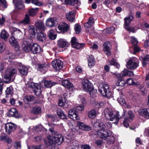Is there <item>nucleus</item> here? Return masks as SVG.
Here are the masks:
<instances>
[{"instance_id":"8fccbe9b","label":"nucleus","mask_w":149,"mask_h":149,"mask_svg":"<svg viewBox=\"0 0 149 149\" xmlns=\"http://www.w3.org/2000/svg\"><path fill=\"white\" fill-rule=\"evenodd\" d=\"M30 20L29 16L27 14L25 15V17L22 22L24 24H29L30 23Z\"/></svg>"},{"instance_id":"79ce46f5","label":"nucleus","mask_w":149,"mask_h":149,"mask_svg":"<svg viewBox=\"0 0 149 149\" xmlns=\"http://www.w3.org/2000/svg\"><path fill=\"white\" fill-rule=\"evenodd\" d=\"M9 42L11 45L16 47L18 46L17 40L13 37H11L9 39Z\"/></svg>"},{"instance_id":"aec40b11","label":"nucleus","mask_w":149,"mask_h":149,"mask_svg":"<svg viewBox=\"0 0 149 149\" xmlns=\"http://www.w3.org/2000/svg\"><path fill=\"white\" fill-rule=\"evenodd\" d=\"M75 16L74 11H71L66 13V17L67 19L70 22H73L74 21Z\"/></svg>"},{"instance_id":"f704fd0d","label":"nucleus","mask_w":149,"mask_h":149,"mask_svg":"<svg viewBox=\"0 0 149 149\" xmlns=\"http://www.w3.org/2000/svg\"><path fill=\"white\" fill-rule=\"evenodd\" d=\"M37 38L39 41L43 42L46 39L45 35L43 33L39 32L38 33Z\"/></svg>"},{"instance_id":"0eeeda50","label":"nucleus","mask_w":149,"mask_h":149,"mask_svg":"<svg viewBox=\"0 0 149 149\" xmlns=\"http://www.w3.org/2000/svg\"><path fill=\"white\" fill-rule=\"evenodd\" d=\"M16 68H18L19 73L23 75L26 76L28 73V69L25 66L22 65L20 63L14 62L13 63Z\"/></svg>"},{"instance_id":"ea45409f","label":"nucleus","mask_w":149,"mask_h":149,"mask_svg":"<svg viewBox=\"0 0 149 149\" xmlns=\"http://www.w3.org/2000/svg\"><path fill=\"white\" fill-rule=\"evenodd\" d=\"M133 17L132 15H130L125 19V26H127L129 24L130 22L133 19Z\"/></svg>"},{"instance_id":"6e6552de","label":"nucleus","mask_w":149,"mask_h":149,"mask_svg":"<svg viewBox=\"0 0 149 149\" xmlns=\"http://www.w3.org/2000/svg\"><path fill=\"white\" fill-rule=\"evenodd\" d=\"M17 72V70L9 66L5 70L4 72V78L10 80L12 75Z\"/></svg>"},{"instance_id":"b1692460","label":"nucleus","mask_w":149,"mask_h":149,"mask_svg":"<svg viewBox=\"0 0 149 149\" xmlns=\"http://www.w3.org/2000/svg\"><path fill=\"white\" fill-rule=\"evenodd\" d=\"M116 79L117 81L116 83V85L118 86H123L125 84V81L123 79L122 77L120 74L116 75Z\"/></svg>"},{"instance_id":"69168bd1","label":"nucleus","mask_w":149,"mask_h":149,"mask_svg":"<svg viewBox=\"0 0 149 149\" xmlns=\"http://www.w3.org/2000/svg\"><path fill=\"white\" fill-rule=\"evenodd\" d=\"M35 129L37 132H38L42 130L43 129V128L41 125L40 124L36 125L35 126Z\"/></svg>"},{"instance_id":"052dcab7","label":"nucleus","mask_w":149,"mask_h":149,"mask_svg":"<svg viewBox=\"0 0 149 149\" xmlns=\"http://www.w3.org/2000/svg\"><path fill=\"white\" fill-rule=\"evenodd\" d=\"M103 50L104 51L106 54L110 56L111 54V52L109 47H104Z\"/></svg>"},{"instance_id":"f8f14e48","label":"nucleus","mask_w":149,"mask_h":149,"mask_svg":"<svg viewBox=\"0 0 149 149\" xmlns=\"http://www.w3.org/2000/svg\"><path fill=\"white\" fill-rule=\"evenodd\" d=\"M58 30L57 29L56 31L58 33H64L67 31L69 28L68 24L65 22H61L58 25Z\"/></svg>"},{"instance_id":"864d4df0","label":"nucleus","mask_w":149,"mask_h":149,"mask_svg":"<svg viewBox=\"0 0 149 149\" xmlns=\"http://www.w3.org/2000/svg\"><path fill=\"white\" fill-rule=\"evenodd\" d=\"M110 65L115 66L117 68H119L120 67V65L116 62V60L114 59L109 61Z\"/></svg>"},{"instance_id":"f3484780","label":"nucleus","mask_w":149,"mask_h":149,"mask_svg":"<svg viewBox=\"0 0 149 149\" xmlns=\"http://www.w3.org/2000/svg\"><path fill=\"white\" fill-rule=\"evenodd\" d=\"M77 124L79 129H82L84 131H88L91 130L92 129L91 127L90 126L86 125L84 123L78 121L77 122Z\"/></svg>"},{"instance_id":"e2e57ef3","label":"nucleus","mask_w":149,"mask_h":149,"mask_svg":"<svg viewBox=\"0 0 149 149\" xmlns=\"http://www.w3.org/2000/svg\"><path fill=\"white\" fill-rule=\"evenodd\" d=\"M29 32L30 34H31L32 35V37L33 36H34L35 34V31L33 26H31L30 28V29H29Z\"/></svg>"},{"instance_id":"c756f323","label":"nucleus","mask_w":149,"mask_h":149,"mask_svg":"<svg viewBox=\"0 0 149 149\" xmlns=\"http://www.w3.org/2000/svg\"><path fill=\"white\" fill-rule=\"evenodd\" d=\"M58 104L60 106L63 108H67L68 107V101L67 100L65 99L64 100L62 99H60L59 100Z\"/></svg>"},{"instance_id":"f257e3e1","label":"nucleus","mask_w":149,"mask_h":149,"mask_svg":"<svg viewBox=\"0 0 149 149\" xmlns=\"http://www.w3.org/2000/svg\"><path fill=\"white\" fill-rule=\"evenodd\" d=\"M112 124L111 122H108L105 125L100 120H97L93 125L94 127L98 129L97 134L100 138L107 139V142L108 144H113L114 142V137L111 135L112 132L107 130L111 127Z\"/></svg>"},{"instance_id":"cd10ccee","label":"nucleus","mask_w":149,"mask_h":149,"mask_svg":"<svg viewBox=\"0 0 149 149\" xmlns=\"http://www.w3.org/2000/svg\"><path fill=\"white\" fill-rule=\"evenodd\" d=\"M35 26L38 30L43 31L45 29V26L44 23L40 21H36Z\"/></svg>"},{"instance_id":"4d7b16f0","label":"nucleus","mask_w":149,"mask_h":149,"mask_svg":"<svg viewBox=\"0 0 149 149\" xmlns=\"http://www.w3.org/2000/svg\"><path fill=\"white\" fill-rule=\"evenodd\" d=\"M73 109H74L76 111H82L84 109V106L83 105H81L80 106L75 107Z\"/></svg>"},{"instance_id":"5fc2aeb1","label":"nucleus","mask_w":149,"mask_h":149,"mask_svg":"<svg viewBox=\"0 0 149 149\" xmlns=\"http://www.w3.org/2000/svg\"><path fill=\"white\" fill-rule=\"evenodd\" d=\"M13 93V88L12 87H7L6 91V95H11Z\"/></svg>"},{"instance_id":"4be33fe9","label":"nucleus","mask_w":149,"mask_h":149,"mask_svg":"<svg viewBox=\"0 0 149 149\" xmlns=\"http://www.w3.org/2000/svg\"><path fill=\"white\" fill-rule=\"evenodd\" d=\"M71 42L72 47H84L85 44L84 43H79L77 41V40L75 37H73L71 40Z\"/></svg>"},{"instance_id":"338daca9","label":"nucleus","mask_w":149,"mask_h":149,"mask_svg":"<svg viewBox=\"0 0 149 149\" xmlns=\"http://www.w3.org/2000/svg\"><path fill=\"white\" fill-rule=\"evenodd\" d=\"M63 47H54L52 49L53 50L55 51L56 53L58 52H61L63 51Z\"/></svg>"},{"instance_id":"9d476101","label":"nucleus","mask_w":149,"mask_h":149,"mask_svg":"<svg viewBox=\"0 0 149 149\" xmlns=\"http://www.w3.org/2000/svg\"><path fill=\"white\" fill-rule=\"evenodd\" d=\"M138 66V61L136 59H130L127 62V68L131 70L135 69Z\"/></svg>"},{"instance_id":"4c0bfd02","label":"nucleus","mask_w":149,"mask_h":149,"mask_svg":"<svg viewBox=\"0 0 149 149\" xmlns=\"http://www.w3.org/2000/svg\"><path fill=\"white\" fill-rule=\"evenodd\" d=\"M54 31L53 29H50L48 33V36L50 39L54 40L56 38V36L54 34Z\"/></svg>"},{"instance_id":"2eb2a0df","label":"nucleus","mask_w":149,"mask_h":149,"mask_svg":"<svg viewBox=\"0 0 149 149\" xmlns=\"http://www.w3.org/2000/svg\"><path fill=\"white\" fill-rule=\"evenodd\" d=\"M23 47H38L39 46L37 43H33L31 39H29L27 40L23 41L22 43Z\"/></svg>"},{"instance_id":"e433bc0d","label":"nucleus","mask_w":149,"mask_h":149,"mask_svg":"<svg viewBox=\"0 0 149 149\" xmlns=\"http://www.w3.org/2000/svg\"><path fill=\"white\" fill-rule=\"evenodd\" d=\"M94 24V21L93 18L92 17L89 18L88 22L84 24L85 27L89 28L93 26Z\"/></svg>"},{"instance_id":"473e14b6","label":"nucleus","mask_w":149,"mask_h":149,"mask_svg":"<svg viewBox=\"0 0 149 149\" xmlns=\"http://www.w3.org/2000/svg\"><path fill=\"white\" fill-rule=\"evenodd\" d=\"M22 32L19 29L16 28L14 29L13 34L15 37L19 38L22 36Z\"/></svg>"},{"instance_id":"c85d7f7f","label":"nucleus","mask_w":149,"mask_h":149,"mask_svg":"<svg viewBox=\"0 0 149 149\" xmlns=\"http://www.w3.org/2000/svg\"><path fill=\"white\" fill-rule=\"evenodd\" d=\"M120 95H122L118 98L117 101L120 104L122 105L125 106L126 104V102L124 99L125 97L123 95H122L123 93L122 91H120Z\"/></svg>"},{"instance_id":"72a5a7b5","label":"nucleus","mask_w":149,"mask_h":149,"mask_svg":"<svg viewBox=\"0 0 149 149\" xmlns=\"http://www.w3.org/2000/svg\"><path fill=\"white\" fill-rule=\"evenodd\" d=\"M58 44L60 47H68L69 45L68 42L61 39L58 40Z\"/></svg>"},{"instance_id":"c9c22d12","label":"nucleus","mask_w":149,"mask_h":149,"mask_svg":"<svg viewBox=\"0 0 149 149\" xmlns=\"http://www.w3.org/2000/svg\"><path fill=\"white\" fill-rule=\"evenodd\" d=\"M9 36V34L5 30H3L1 31L0 36L2 38L4 39L5 41L7 40V39L8 37Z\"/></svg>"},{"instance_id":"6ab92c4d","label":"nucleus","mask_w":149,"mask_h":149,"mask_svg":"<svg viewBox=\"0 0 149 149\" xmlns=\"http://www.w3.org/2000/svg\"><path fill=\"white\" fill-rule=\"evenodd\" d=\"M62 84L65 87L68 88L70 91H73L74 89L72 84L68 80L65 79L63 80Z\"/></svg>"},{"instance_id":"2f4dec72","label":"nucleus","mask_w":149,"mask_h":149,"mask_svg":"<svg viewBox=\"0 0 149 149\" xmlns=\"http://www.w3.org/2000/svg\"><path fill=\"white\" fill-rule=\"evenodd\" d=\"M9 115L10 116H13L15 118L17 117L18 113L15 108H11L9 110Z\"/></svg>"},{"instance_id":"49530a36","label":"nucleus","mask_w":149,"mask_h":149,"mask_svg":"<svg viewBox=\"0 0 149 149\" xmlns=\"http://www.w3.org/2000/svg\"><path fill=\"white\" fill-rule=\"evenodd\" d=\"M32 112L35 114H38L41 112V109L40 107H35L33 108Z\"/></svg>"},{"instance_id":"09e8293b","label":"nucleus","mask_w":149,"mask_h":149,"mask_svg":"<svg viewBox=\"0 0 149 149\" xmlns=\"http://www.w3.org/2000/svg\"><path fill=\"white\" fill-rule=\"evenodd\" d=\"M131 43L133 46L134 47H138V42L137 39L134 37H131Z\"/></svg>"},{"instance_id":"423d86ee","label":"nucleus","mask_w":149,"mask_h":149,"mask_svg":"<svg viewBox=\"0 0 149 149\" xmlns=\"http://www.w3.org/2000/svg\"><path fill=\"white\" fill-rule=\"evenodd\" d=\"M82 84L83 90L86 92H89V94L91 95L92 91L93 90L92 84L88 79H85L82 81Z\"/></svg>"},{"instance_id":"393cba45","label":"nucleus","mask_w":149,"mask_h":149,"mask_svg":"<svg viewBox=\"0 0 149 149\" xmlns=\"http://www.w3.org/2000/svg\"><path fill=\"white\" fill-rule=\"evenodd\" d=\"M13 2L16 8L21 9L24 8L23 2L22 0H13Z\"/></svg>"},{"instance_id":"bf43d9fd","label":"nucleus","mask_w":149,"mask_h":149,"mask_svg":"<svg viewBox=\"0 0 149 149\" xmlns=\"http://www.w3.org/2000/svg\"><path fill=\"white\" fill-rule=\"evenodd\" d=\"M115 29V28L114 27L111 26L107 28L106 32L107 33H113Z\"/></svg>"},{"instance_id":"39448f33","label":"nucleus","mask_w":149,"mask_h":149,"mask_svg":"<svg viewBox=\"0 0 149 149\" xmlns=\"http://www.w3.org/2000/svg\"><path fill=\"white\" fill-rule=\"evenodd\" d=\"M26 86L29 90L32 89L36 95L39 96L40 94L41 93L40 85L33 82H29L26 84Z\"/></svg>"},{"instance_id":"774afa93","label":"nucleus","mask_w":149,"mask_h":149,"mask_svg":"<svg viewBox=\"0 0 149 149\" xmlns=\"http://www.w3.org/2000/svg\"><path fill=\"white\" fill-rule=\"evenodd\" d=\"M41 145L30 146L28 149H41Z\"/></svg>"},{"instance_id":"37998d69","label":"nucleus","mask_w":149,"mask_h":149,"mask_svg":"<svg viewBox=\"0 0 149 149\" xmlns=\"http://www.w3.org/2000/svg\"><path fill=\"white\" fill-rule=\"evenodd\" d=\"M122 74L123 76H129L131 77L133 75V72L128 71L126 69L124 70Z\"/></svg>"},{"instance_id":"603ef678","label":"nucleus","mask_w":149,"mask_h":149,"mask_svg":"<svg viewBox=\"0 0 149 149\" xmlns=\"http://www.w3.org/2000/svg\"><path fill=\"white\" fill-rule=\"evenodd\" d=\"M8 64L5 63H1L0 64V70L1 73L3 72L4 69L8 66Z\"/></svg>"},{"instance_id":"20e7f679","label":"nucleus","mask_w":149,"mask_h":149,"mask_svg":"<svg viewBox=\"0 0 149 149\" xmlns=\"http://www.w3.org/2000/svg\"><path fill=\"white\" fill-rule=\"evenodd\" d=\"M98 91L103 96L109 97L112 94L109 86L106 84L102 83L100 84L98 87Z\"/></svg>"},{"instance_id":"412c9836","label":"nucleus","mask_w":149,"mask_h":149,"mask_svg":"<svg viewBox=\"0 0 149 149\" xmlns=\"http://www.w3.org/2000/svg\"><path fill=\"white\" fill-rule=\"evenodd\" d=\"M38 70L41 72L43 73H45L47 70L49 66V65L48 63H45L43 64H38Z\"/></svg>"},{"instance_id":"680f3d73","label":"nucleus","mask_w":149,"mask_h":149,"mask_svg":"<svg viewBox=\"0 0 149 149\" xmlns=\"http://www.w3.org/2000/svg\"><path fill=\"white\" fill-rule=\"evenodd\" d=\"M80 26L78 24H76L75 25L74 29L76 33H79L81 31Z\"/></svg>"},{"instance_id":"7c9ffc66","label":"nucleus","mask_w":149,"mask_h":149,"mask_svg":"<svg viewBox=\"0 0 149 149\" xmlns=\"http://www.w3.org/2000/svg\"><path fill=\"white\" fill-rule=\"evenodd\" d=\"M39 10L38 8H31L28 10V13L30 16L34 17L36 15Z\"/></svg>"},{"instance_id":"a878e982","label":"nucleus","mask_w":149,"mask_h":149,"mask_svg":"<svg viewBox=\"0 0 149 149\" xmlns=\"http://www.w3.org/2000/svg\"><path fill=\"white\" fill-rule=\"evenodd\" d=\"M56 84V83L55 82L44 80L42 81L41 84L43 85V84L45 87L46 88H50L55 85Z\"/></svg>"},{"instance_id":"a19ab883","label":"nucleus","mask_w":149,"mask_h":149,"mask_svg":"<svg viewBox=\"0 0 149 149\" xmlns=\"http://www.w3.org/2000/svg\"><path fill=\"white\" fill-rule=\"evenodd\" d=\"M57 113L59 117L62 119H65L66 118V115L64 113L63 111L60 109L57 110Z\"/></svg>"},{"instance_id":"ddd939ff","label":"nucleus","mask_w":149,"mask_h":149,"mask_svg":"<svg viewBox=\"0 0 149 149\" xmlns=\"http://www.w3.org/2000/svg\"><path fill=\"white\" fill-rule=\"evenodd\" d=\"M134 115L131 111H129L127 112V118H125V120L123 122L124 126L126 127H127L129 125L128 121L130 122L133 120Z\"/></svg>"},{"instance_id":"de8ad7c7","label":"nucleus","mask_w":149,"mask_h":149,"mask_svg":"<svg viewBox=\"0 0 149 149\" xmlns=\"http://www.w3.org/2000/svg\"><path fill=\"white\" fill-rule=\"evenodd\" d=\"M127 84L129 85L139 86L140 84V83L139 82H137L136 83L131 78L128 79L127 80Z\"/></svg>"},{"instance_id":"0e129e2a","label":"nucleus","mask_w":149,"mask_h":149,"mask_svg":"<svg viewBox=\"0 0 149 149\" xmlns=\"http://www.w3.org/2000/svg\"><path fill=\"white\" fill-rule=\"evenodd\" d=\"M0 6L6 8L7 6L6 1L5 0H0Z\"/></svg>"},{"instance_id":"3c124183","label":"nucleus","mask_w":149,"mask_h":149,"mask_svg":"<svg viewBox=\"0 0 149 149\" xmlns=\"http://www.w3.org/2000/svg\"><path fill=\"white\" fill-rule=\"evenodd\" d=\"M104 103L103 102H98L95 101L94 102V106L97 108H100L104 105Z\"/></svg>"},{"instance_id":"c03bdc74","label":"nucleus","mask_w":149,"mask_h":149,"mask_svg":"<svg viewBox=\"0 0 149 149\" xmlns=\"http://www.w3.org/2000/svg\"><path fill=\"white\" fill-rule=\"evenodd\" d=\"M32 53L33 54L40 53L42 51V47H32Z\"/></svg>"},{"instance_id":"bb28decb","label":"nucleus","mask_w":149,"mask_h":149,"mask_svg":"<svg viewBox=\"0 0 149 149\" xmlns=\"http://www.w3.org/2000/svg\"><path fill=\"white\" fill-rule=\"evenodd\" d=\"M87 58L88 62V65L89 67L91 68L93 66L95 65V61L93 55L89 56Z\"/></svg>"},{"instance_id":"5701e85b","label":"nucleus","mask_w":149,"mask_h":149,"mask_svg":"<svg viewBox=\"0 0 149 149\" xmlns=\"http://www.w3.org/2000/svg\"><path fill=\"white\" fill-rule=\"evenodd\" d=\"M62 2L64 4L74 6L76 4L80 5L81 3L79 0H61Z\"/></svg>"},{"instance_id":"7ed1b4c3","label":"nucleus","mask_w":149,"mask_h":149,"mask_svg":"<svg viewBox=\"0 0 149 149\" xmlns=\"http://www.w3.org/2000/svg\"><path fill=\"white\" fill-rule=\"evenodd\" d=\"M48 146L60 145L63 141V137L61 134H58L55 136H49L48 137Z\"/></svg>"},{"instance_id":"a18cd8bd","label":"nucleus","mask_w":149,"mask_h":149,"mask_svg":"<svg viewBox=\"0 0 149 149\" xmlns=\"http://www.w3.org/2000/svg\"><path fill=\"white\" fill-rule=\"evenodd\" d=\"M88 114L89 118L91 119L94 118L96 116L95 111V110L93 109L89 111Z\"/></svg>"},{"instance_id":"58836bf2","label":"nucleus","mask_w":149,"mask_h":149,"mask_svg":"<svg viewBox=\"0 0 149 149\" xmlns=\"http://www.w3.org/2000/svg\"><path fill=\"white\" fill-rule=\"evenodd\" d=\"M34 99V96L31 95H27L24 96L23 100L26 102L33 101Z\"/></svg>"},{"instance_id":"9b49d317","label":"nucleus","mask_w":149,"mask_h":149,"mask_svg":"<svg viewBox=\"0 0 149 149\" xmlns=\"http://www.w3.org/2000/svg\"><path fill=\"white\" fill-rule=\"evenodd\" d=\"M63 64V62L58 59L53 60L51 63V65L53 68L56 71L62 68Z\"/></svg>"},{"instance_id":"dca6fc26","label":"nucleus","mask_w":149,"mask_h":149,"mask_svg":"<svg viewBox=\"0 0 149 149\" xmlns=\"http://www.w3.org/2000/svg\"><path fill=\"white\" fill-rule=\"evenodd\" d=\"M68 117L73 120H78L79 118L77 111H75V109H72L69 110Z\"/></svg>"},{"instance_id":"6e6d98bb","label":"nucleus","mask_w":149,"mask_h":149,"mask_svg":"<svg viewBox=\"0 0 149 149\" xmlns=\"http://www.w3.org/2000/svg\"><path fill=\"white\" fill-rule=\"evenodd\" d=\"M147 61H149V55H146L143 59V66L146 65L147 64Z\"/></svg>"},{"instance_id":"4468645a","label":"nucleus","mask_w":149,"mask_h":149,"mask_svg":"<svg viewBox=\"0 0 149 149\" xmlns=\"http://www.w3.org/2000/svg\"><path fill=\"white\" fill-rule=\"evenodd\" d=\"M58 21V20L56 17L50 18L46 20V24L47 26L51 27L57 24Z\"/></svg>"},{"instance_id":"13d9d810","label":"nucleus","mask_w":149,"mask_h":149,"mask_svg":"<svg viewBox=\"0 0 149 149\" xmlns=\"http://www.w3.org/2000/svg\"><path fill=\"white\" fill-rule=\"evenodd\" d=\"M14 147L16 149H21V143L19 141H16L15 142L13 145Z\"/></svg>"},{"instance_id":"f03ea898","label":"nucleus","mask_w":149,"mask_h":149,"mask_svg":"<svg viewBox=\"0 0 149 149\" xmlns=\"http://www.w3.org/2000/svg\"><path fill=\"white\" fill-rule=\"evenodd\" d=\"M104 114L107 119L114 121L112 123L116 125L118 124L119 120L122 117L119 112H114L111 108H106L104 111Z\"/></svg>"},{"instance_id":"a211bd4d","label":"nucleus","mask_w":149,"mask_h":149,"mask_svg":"<svg viewBox=\"0 0 149 149\" xmlns=\"http://www.w3.org/2000/svg\"><path fill=\"white\" fill-rule=\"evenodd\" d=\"M138 113L141 116L148 118L149 117V108H141L138 110Z\"/></svg>"},{"instance_id":"1a4fd4ad","label":"nucleus","mask_w":149,"mask_h":149,"mask_svg":"<svg viewBox=\"0 0 149 149\" xmlns=\"http://www.w3.org/2000/svg\"><path fill=\"white\" fill-rule=\"evenodd\" d=\"M17 125L12 123H6L4 127L6 133L8 134H10L16 129Z\"/></svg>"}]
</instances>
